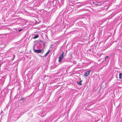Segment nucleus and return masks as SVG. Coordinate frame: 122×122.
<instances>
[{"mask_svg": "<svg viewBox=\"0 0 122 122\" xmlns=\"http://www.w3.org/2000/svg\"><path fill=\"white\" fill-rule=\"evenodd\" d=\"M58 0H54L49 2L47 4V5L49 7H50L52 6L56 5L58 4Z\"/></svg>", "mask_w": 122, "mask_h": 122, "instance_id": "nucleus-1", "label": "nucleus"}, {"mask_svg": "<svg viewBox=\"0 0 122 122\" xmlns=\"http://www.w3.org/2000/svg\"><path fill=\"white\" fill-rule=\"evenodd\" d=\"M40 5V4L38 3H35V4L33 3H31L29 5L28 7L30 9L33 10L34 9V5L36 6H39Z\"/></svg>", "mask_w": 122, "mask_h": 122, "instance_id": "nucleus-2", "label": "nucleus"}, {"mask_svg": "<svg viewBox=\"0 0 122 122\" xmlns=\"http://www.w3.org/2000/svg\"><path fill=\"white\" fill-rule=\"evenodd\" d=\"M36 46V45L35 44L34 45L33 47V50L34 51V52L37 53H41V54H42L44 52V50L43 49L41 50H36L35 49V47Z\"/></svg>", "mask_w": 122, "mask_h": 122, "instance_id": "nucleus-3", "label": "nucleus"}, {"mask_svg": "<svg viewBox=\"0 0 122 122\" xmlns=\"http://www.w3.org/2000/svg\"><path fill=\"white\" fill-rule=\"evenodd\" d=\"M64 51H63L62 52V53L60 55L58 60V61L59 62H61V61L64 58Z\"/></svg>", "mask_w": 122, "mask_h": 122, "instance_id": "nucleus-4", "label": "nucleus"}, {"mask_svg": "<svg viewBox=\"0 0 122 122\" xmlns=\"http://www.w3.org/2000/svg\"><path fill=\"white\" fill-rule=\"evenodd\" d=\"M91 71V70H89L88 71H87L85 72L84 73V76L85 77H87L88 76L90 73V72Z\"/></svg>", "mask_w": 122, "mask_h": 122, "instance_id": "nucleus-5", "label": "nucleus"}, {"mask_svg": "<svg viewBox=\"0 0 122 122\" xmlns=\"http://www.w3.org/2000/svg\"><path fill=\"white\" fill-rule=\"evenodd\" d=\"M50 51V50H48V51H47V53H46L45 54L44 56H41V57H46L47 56L48 54L49 53Z\"/></svg>", "mask_w": 122, "mask_h": 122, "instance_id": "nucleus-6", "label": "nucleus"}, {"mask_svg": "<svg viewBox=\"0 0 122 122\" xmlns=\"http://www.w3.org/2000/svg\"><path fill=\"white\" fill-rule=\"evenodd\" d=\"M94 4L96 5L100 6L102 5V4L100 2H96L94 3Z\"/></svg>", "mask_w": 122, "mask_h": 122, "instance_id": "nucleus-7", "label": "nucleus"}, {"mask_svg": "<svg viewBox=\"0 0 122 122\" xmlns=\"http://www.w3.org/2000/svg\"><path fill=\"white\" fill-rule=\"evenodd\" d=\"M44 10L43 9H41V10H40L38 11V12L39 14H41V15H42V14H43L44 12Z\"/></svg>", "mask_w": 122, "mask_h": 122, "instance_id": "nucleus-8", "label": "nucleus"}, {"mask_svg": "<svg viewBox=\"0 0 122 122\" xmlns=\"http://www.w3.org/2000/svg\"><path fill=\"white\" fill-rule=\"evenodd\" d=\"M82 82V80H81L80 81H78L77 82V83L78 84H79L81 85H82V84L81 83V82Z\"/></svg>", "mask_w": 122, "mask_h": 122, "instance_id": "nucleus-9", "label": "nucleus"}, {"mask_svg": "<svg viewBox=\"0 0 122 122\" xmlns=\"http://www.w3.org/2000/svg\"><path fill=\"white\" fill-rule=\"evenodd\" d=\"M119 78L120 79H122V73H121L119 74Z\"/></svg>", "mask_w": 122, "mask_h": 122, "instance_id": "nucleus-10", "label": "nucleus"}, {"mask_svg": "<svg viewBox=\"0 0 122 122\" xmlns=\"http://www.w3.org/2000/svg\"><path fill=\"white\" fill-rule=\"evenodd\" d=\"M39 35H37L33 37V38L34 39H36V38H38L39 37Z\"/></svg>", "mask_w": 122, "mask_h": 122, "instance_id": "nucleus-11", "label": "nucleus"}, {"mask_svg": "<svg viewBox=\"0 0 122 122\" xmlns=\"http://www.w3.org/2000/svg\"><path fill=\"white\" fill-rule=\"evenodd\" d=\"M109 57L108 56H106L105 58V60H106V59H107V58H108Z\"/></svg>", "mask_w": 122, "mask_h": 122, "instance_id": "nucleus-12", "label": "nucleus"}, {"mask_svg": "<svg viewBox=\"0 0 122 122\" xmlns=\"http://www.w3.org/2000/svg\"><path fill=\"white\" fill-rule=\"evenodd\" d=\"M85 65H89L90 64V63H85Z\"/></svg>", "mask_w": 122, "mask_h": 122, "instance_id": "nucleus-13", "label": "nucleus"}, {"mask_svg": "<svg viewBox=\"0 0 122 122\" xmlns=\"http://www.w3.org/2000/svg\"><path fill=\"white\" fill-rule=\"evenodd\" d=\"M24 98H21L20 99V101H21V100H23L24 99Z\"/></svg>", "mask_w": 122, "mask_h": 122, "instance_id": "nucleus-14", "label": "nucleus"}, {"mask_svg": "<svg viewBox=\"0 0 122 122\" xmlns=\"http://www.w3.org/2000/svg\"><path fill=\"white\" fill-rule=\"evenodd\" d=\"M14 20L17 21H18L19 20L18 19H16Z\"/></svg>", "mask_w": 122, "mask_h": 122, "instance_id": "nucleus-15", "label": "nucleus"}, {"mask_svg": "<svg viewBox=\"0 0 122 122\" xmlns=\"http://www.w3.org/2000/svg\"><path fill=\"white\" fill-rule=\"evenodd\" d=\"M45 44H46V43L45 42H43V46H44V47L45 45Z\"/></svg>", "mask_w": 122, "mask_h": 122, "instance_id": "nucleus-16", "label": "nucleus"}, {"mask_svg": "<svg viewBox=\"0 0 122 122\" xmlns=\"http://www.w3.org/2000/svg\"><path fill=\"white\" fill-rule=\"evenodd\" d=\"M8 52H6V54H8Z\"/></svg>", "mask_w": 122, "mask_h": 122, "instance_id": "nucleus-17", "label": "nucleus"}, {"mask_svg": "<svg viewBox=\"0 0 122 122\" xmlns=\"http://www.w3.org/2000/svg\"><path fill=\"white\" fill-rule=\"evenodd\" d=\"M73 2H74V1H72V3H73Z\"/></svg>", "mask_w": 122, "mask_h": 122, "instance_id": "nucleus-18", "label": "nucleus"}, {"mask_svg": "<svg viewBox=\"0 0 122 122\" xmlns=\"http://www.w3.org/2000/svg\"><path fill=\"white\" fill-rule=\"evenodd\" d=\"M14 57L15 58V56L14 55Z\"/></svg>", "mask_w": 122, "mask_h": 122, "instance_id": "nucleus-19", "label": "nucleus"}]
</instances>
